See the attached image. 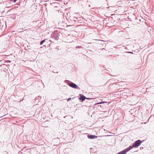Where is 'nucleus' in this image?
<instances>
[{
	"label": "nucleus",
	"instance_id": "4",
	"mask_svg": "<svg viewBox=\"0 0 154 154\" xmlns=\"http://www.w3.org/2000/svg\"><path fill=\"white\" fill-rule=\"evenodd\" d=\"M88 138L89 139H93V138H95L96 137V136L95 135H88Z\"/></svg>",
	"mask_w": 154,
	"mask_h": 154
},
{
	"label": "nucleus",
	"instance_id": "6",
	"mask_svg": "<svg viewBox=\"0 0 154 154\" xmlns=\"http://www.w3.org/2000/svg\"><path fill=\"white\" fill-rule=\"evenodd\" d=\"M45 42V40H42V41L41 42L40 45H42V44L44 42Z\"/></svg>",
	"mask_w": 154,
	"mask_h": 154
},
{
	"label": "nucleus",
	"instance_id": "7",
	"mask_svg": "<svg viewBox=\"0 0 154 154\" xmlns=\"http://www.w3.org/2000/svg\"><path fill=\"white\" fill-rule=\"evenodd\" d=\"M105 102H103V101L101 102H100V103H97V104H101V103H105Z\"/></svg>",
	"mask_w": 154,
	"mask_h": 154
},
{
	"label": "nucleus",
	"instance_id": "2",
	"mask_svg": "<svg viewBox=\"0 0 154 154\" xmlns=\"http://www.w3.org/2000/svg\"><path fill=\"white\" fill-rule=\"evenodd\" d=\"M130 150V148H127L118 153L117 154H126V153Z\"/></svg>",
	"mask_w": 154,
	"mask_h": 154
},
{
	"label": "nucleus",
	"instance_id": "1",
	"mask_svg": "<svg viewBox=\"0 0 154 154\" xmlns=\"http://www.w3.org/2000/svg\"><path fill=\"white\" fill-rule=\"evenodd\" d=\"M142 142L140 140H138L135 141L133 144L132 146H130L128 147V148H130V149L133 148V147H137L140 146L142 143Z\"/></svg>",
	"mask_w": 154,
	"mask_h": 154
},
{
	"label": "nucleus",
	"instance_id": "5",
	"mask_svg": "<svg viewBox=\"0 0 154 154\" xmlns=\"http://www.w3.org/2000/svg\"><path fill=\"white\" fill-rule=\"evenodd\" d=\"M85 96L82 95L79 98V99H80V100H82V102H83L85 100Z\"/></svg>",
	"mask_w": 154,
	"mask_h": 154
},
{
	"label": "nucleus",
	"instance_id": "8",
	"mask_svg": "<svg viewBox=\"0 0 154 154\" xmlns=\"http://www.w3.org/2000/svg\"><path fill=\"white\" fill-rule=\"evenodd\" d=\"M71 99V98H69L67 100V101H68Z\"/></svg>",
	"mask_w": 154,
	"mask_h": 154
},
{
	"label": "nucleus",
	"instance_id": "9",
	"mask_svg": "<svg viewBox=\"0 0 154 154\" xmlns=\"http://www.w3.org/2000/svg\"><path fill=\"white\" fill-rule=\"evenodd\" d=\"M86 99H88V98H87Z\"/></svg>",
	"mask_w": 154,
	"mask_h": 154
},
{
	"label": "nucleus",
	"instance_id": "3",
	"mask_svg": "<svg viewBox=\"0 0 154 154\" xmlns=\"http://www.w3.org/2000/svg\"><path fill=\"white\" fill-rule=\"evenodd\" d=\"M69 85L70 86L73 88H78V86L73 83H71Z\"/></svg>",
	"mask_w": 154,
	"mask_h": 154
}]
</instances>
